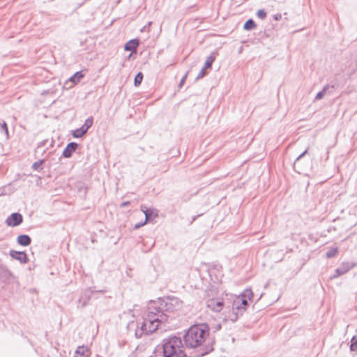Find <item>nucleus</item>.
I'll return each instance as SVG.
<instances>
[{
	"label": "nucleus",
	"mask_w": 357,
	"mask_h": 357,
	"mask_svg": "<svg viewBox=\"0 0 357 357\" xmlns=\"http://www.w3.org/2000/svg\"><path fill=\"white\" fill-rule=\"evenodd\" d=\"M167 321V315L159 313L156 307L149 302L147 305L146 315L139 328L135 332V335L140 337L142 334H150L155 332L162 324Z\"/></svg>",
	"instance_id": "nucleus-1"
},
{
	"label": "nucleus",
	"mask_w": 357,
	"mask_h": 357,
	"mask_svg": "<svg viewBox=\"0 0 357 357\" xmlns=\"http://www.w3.org/2000/svg\"><path fill=\"white\" fill-rule=\"evenodd\" d=\"M209 335L208 327L206 324L191 326L183 336L185 344L188 348L202 346Z\"/></svg>",
	"instance_id": "nucleus-2"
},
{
	"label": "nucleus",
	"mask_w": 357,
	"mask_h": 357,
	"mask_svg": "<svg viewBox=\"0 0 357 357\" xmlns=\"http://www.w3.org/2000/svg\"><path fill=\"white\" fill-rule=\"evenodd\" d=\"M150 302L156 307L159 313H165L167 315V320L172 318L173 314L180 310L183 306V302L174 296H167Z\"/></svg>",
	"instance_id": "nucleus-3"
},
{
	"label": "nucleus",
	"mask_w": 357,
	"mask_h": 357,
	"mask_svg": "<svg viewBox=\"0 0 357 357\" xmlns=\"http://www.w3.org/2000/svg\"><path fill=\"white\" fill-rule=\"evenodd\" d=\"M162 357H186L184 345L180 337L169 336L162 342Z\"/></svg>",
	"instance_id": "nucleus-4"
},
{
	"label": "nucleus",
	"mask_w": 357,
	"mask_h": 357,
	"mask_svg": "<svg viewBox=\"0 0 357 357\" xmlns=\"http://www.w3.org/2000/svg\"><path fill=\"white\" fill-rule=\"evenodd\" d=\"M244 312V306L242 305L239 299L236 296L233 302L232 310L228 312L225 319L230 320L232 322H235L238 319V317L241 316Z\"/></svg>",
	"instance_id": "nucleus-5"
},
{
	"label": "nucleus",
	"mask_w": 357,
	"mask_h": 357,
	"mask_svg": "<svg viewBox=\"0 0 357 357\" xmlns=\"http://www.w3.org/2000/svg\"><path fill=\"white\" fill-rule=\"evenodd\" d=\"M206 305L211 310L220 312L223 309L225 303L222 298H211L206 301Z\"/></svg>",
	"instance_id": "nucleus-6"
},
{
	"label": "nucleus",
	"mask_w": 357,
	"mask_h": 357,
	"mask_svg": "<svg viewBox=\"0 0 357 357\" xmlns=\"http://www.w3.org/2000/svg\"><path fill=\"white\" fill-rule=\"evenodd\" d=\"M94 292L102 293V292H104V291L103 290L95 291V290H93L91 288H89V289L85 290V291L80 296V298H79V300L77 301V307H84L88 304L89 301L91 299V295Z\"/></svg>",
	"instance_id": "nucleus-7"
},
{
	"label": "nucleus",
	"mask_w": 357,
	"mask_h": 357,
	"mask_svg": "<svg viewBox=\"0 0 357 357\" xmlns=\"http://www.w3.org/2000/svg\"><path fill=\"white\" fill-rule=\"evenodd\" d=\"M22 215L19 213H12L6 220L7 225L10 227H16L22 222Z\"/></svg>",
	"instance_id": "nucleus-8"
},
{
	"label": "nucleus",
	"mask_w": 357,
	"mask_h": 357,
	"mask_svg": "<svg viewBox=\"0 0 357 357\" xmlns=\"http://www.w3.org/2000/svg\"><path fill=\"white\" fill-rule=\"evenodd\" d=\"M253 294L250 289H245L241 295L238 296L237 298L239 299L240 303L244 306L245 310L246 306L248 305V301L251 300Z\"/></svg>",
	"instance_id": "nucleus-9"
},
{
	"label": "nucleus",
	"mask_w": 357,
	"mask_h": 357,
	"mask_svg": "<svg viewBox=\"0 0 357 357\" xmlns=\"http://www.w3.org/2000/svg\"><path fill=\"white\" fill-rule=\"evenodd\" d=\"M141 210L144 214L145 219L147 221H151L158 215V211L155 208H147L146 206H142Z\"/></svg>",
	"instance_id": "nucleus-10"
},
{
	"label": "nucleus",
	"mask_w": 357,
	"mask_h": 357,
	"mask_svg": "<svg viewBox=\"0 0 357 357\" xmlns=\"http://www.w3.org/2000/svg\"><path fill=\"white\" fill-rule=\"evenodd\" d=\"M10 256L12 258L20 261L21 263L26 264L28 262V257L24 252L10 250Z\"/></svg>",
	"instance_id": "nucleus-11"
},
{
	"label": "nucleus",
	"mask_w": 357,
	"mask_h": 357,
	"mask_svg": "<svg viewBox=\"0 0 357 357\" xmlns=\"http://www.w3.org/2000/svg\"><path fill=\"white\" fill-rule=\"evenodd\" d=\"M352 268V266L348 262H343L340 266L335 269V274L332 277L333 278H337L346 273Z\"/></svg>",
	"instance_id": "nucleus-12"
},
{
	"label": "nucleus",
	"mask_w": 357,
	"mask_h": 357,
	"mask_svg": "<svg viewBox=\"0 0 357 357\" xmlns=\"http://www.w3.org/2000/svg\"><path fill=\"white\" fill-rule=\"evenodd\" d=\"M78 144L75 142L69 143L63 151L62 155L65 158H70L77 150Z\"/></svg>",
	"instance_id": "nucleus-13"
},
{
	"label": "nucleus",
	"mask_w": 357,
	"mask_h": 357,
	"mask_svg": "<svg viewBox=\"0 0 357 357\" xmlns=\"http://www.w3.org/2000/svg\"><path fill=\"white\" fill-rule=\"evenodd\" d=\"M17 242L22 246H28L31 244V239L29 236L26 234L20 235L17 238Z\"/></svg>",
	"instance_id": "nucleus-14"
},
{
	"label": "nucleus",
	"mask_w": 357,
	"mask_h": 357,
	"mask_svg": "<svg viewBox=\"0 0 357 357\" xmlns=\"http://www.w3.org/2000/svg\"><path fill=\"white\" fill-rule=\"evenodd\" d=\"M139 45V41L136 39L130 40L125 45V50L128 51H134Z\"/></svg>",
	"instance_id": "nucleus-15"
},
{
	"label": "nucleus",
	"mask_w": 357,
	"mask_h": 357,
	"mask_svg": "<svg viewBox=\"0 0 357 357\" xmlns=\"http://www.w3.org/2000/svg\"><path fill=\"white\" fill-rule=\"evenodd\" d=\"M84 77L82 72H77L73 76L70 77L69 81L73 82L74 84L80 82L81 79Z\"/></svg>",
	"instance_id": "nucleus-16"
},
{
	"label": "nucleus",
	"mask_w": 357,
	"mask_h": 357,
	"mask_svg": "<svg viewBox=\"0 0 357 357\" xmlns=\"http://www.w3.org/2000/svg\"><path fill=\"white\" fill-rule=\"evenodd\" d=\"M93 122V119L91 116L88 118L85 121V122L82 125V126L81 127V129L84 130L85 132H86L88 131V130L92 126Z\"/></svg>",
	"instance_id": "nucleus-17"
},
{
	"label": "nucleus",
	"mask_w": 357,
	"mask_h": 357,
	"mask_svg": "<svg viewBox=\"0 0 357 357\" xmlns=\"http://www.w3.org/2000/svg\"><path fill=\"white\" fill-rule=\"evenodd\" d=\"M88 351V348L84 345L79 346L77 348L75 351V356L79 355V356H83Z\"/></svg>",
	"instance_id": "nucleus-18"
},
{
	"label": "nucleus",
	"mask_w": 357,
	"mask_h": 357,
	"mask_svg": "<svg viewBox=\"0 0 357 357\" xmlns=\"http://www.w3.org/2000/svg\"><path fill=\"white\" fill-rule=\"evenodd\" d=\"M255 27H256V24H255V22L252 20H251V19L248 20L245 23V24H244V26H243V28H244V29H245V30H252V29H255Z\"/></svg>",
	"instance_id": "nucleus-19"
},
{
	"label": "nucleus",
	"mask_w": 357,
	"mask_h": 357,
	"mask_svg": "<svg viewBox=\"0 0 357 357\" xmlns=\"http://www.w3.org/2000/svg\"><path fill=\"white\" fill-rule=\"evenodd\" d=\"M214 60H215V57L213 56L212 55L208 56L206 60L204 68H205V69L210 68L211 67L212 63L214 61Z\"/></svg>",
	"instance_id": "nucleus-20"
},
{
	"label": "nucleus",
	"mask_w": 357,
	"mask_h": 357,
	"mask_svg": "<svg viewBox=\"0 0 357 357\" xmlns=\"http://www.w3.org/2000/svg\"><path fill=\"white\" fill-rule=\"evenodd\" d=\"M86 133V132H85L84 130H82L81 128H79L73 131V136L75 138H79V137H82Z\"/></svg>",
	"instance_id": "nucleus-21"
},
{
	"label": "nucleus",
	"mask_w": 357,
	"mask_h": 357,
	"mask_svg": "<svg viewBox=\"0 0 357 357\" xmlns=\"http://www.w3.org/2000/svg\"><path fill=\"white\" fill-rule=\"evenodd\" d=\"M337 252H338V250L337 248H333L331 250H329L328 251H327V252L326 253V257L327 258L333 257L337 255Z\"/></svg>",
	"instance_id": "nucleus-22"
},
{
	"label": "nucleus",
	"mask_w": 357,
	"mask_h": 357,
	"mask_svg": "<svg viewBox=\"0 0 357 357\" xmlns=\"http://www.w3.org/2000/svg\"><path fill=\"white\" fill-rule=\"evenodd\" d=\"M143 77H144L143 74L141 72L138 73L136 75V76L135 77V86H139L142 83Z\"/></svg>",
	"instance_id": "nucleus-23"
},
{
	"label": "nucleus",
	"mask_w": 357,
	"mask_h": 357,
	"mask_svg": "<svg viewBox=\"0 0 357 357\" xmlns=\"http://www.w3.org/2000/svg\"><path fill=\"white\" fill-rule=\"evenodd\" d=\"M327 89H328V86H325L323 88V89L317 94V96L315 97V100H318L321 99L326 94Z\"/></svg>",
	"instance_id": "nucleus-24"
},
{
	"label": "nucleus",
	"mask_w": 357,
	"mask_h": 357,
	"mask_svg": "<svg viewBox=\"0 0 357 357\" xmlns=\"http://www.w3.org/2000/svg\"><path fill=\"white\" fill-rule=\"evenodd\" d=\"M350 349L353 351H357V338L356 337H353L351 339Z\"/></svg>",
	"instance_id": "nucleus-25"
},
{
	"label": "nucleus",
	"mask_w": 357,
	"mask_h": 357,
	"mask_svg": "<svg viewBox=\"0 0 357 357\" xmlns=\"http://www.w3.org/2000/svg\"><path fill=\"white\" fill-rule=\"evenodd\" d=\"M257 16L260 18L261 20H264L265 19V17H266V13L264 10L263 9H261V10H259L257 12Z\"/></svg>",
	"instance_id": "nucleus-26"
},
{
	"label": "nucleus",
	"mask_w": 357,
	"mask_h": 357,
	"mask_svg": "<svg viewBox=\"0 0 357 357\" xmlns=\"http://www.w3.org/2000/svg\"><path fill=\"white\" fill-rule=\"evenodd\" d=\"M43 162V160L34 162L32 165V168L34 170H38L39 169H41V165H42Z\"/></svg>",
	"instance_id": "nucleus-27"
},
{
	"label": "nucleus",
	"mask_w": 357,
	"mask_h": 357,
	"mask_svg": "<svg viewBox=\"0 0 357 357\" xmlns=\"http://www.w3.org/2000/svg\"><path fill=\"white\" fill-rule=\"evenodd\" d=\"M205 68H202L199 73H198L197 77H196V79H202L206 75V73L205 71Z\"/></svg>",
	"instance_id": "nucleus-28"
},
{
	"label": "nucleus",
	"mask_w": 357,
	"mask_h": 357,
	"mask_svg": "<svg viewBox=\"0 0 357 357\" xmlns=\"http://www.w3.org/2000/svg\"><path fill=\"white\" fill-rule=\"evenodd\" d=\"M147 222L148 221L146 219H144V221L135 224L134 228L136 229H139L141 227L145 225Z\"/></svg>",
	"instance_id": "nucleus-29"
},
{
	"label": "nucleus",
	"mask_w": 357,
	"mask_h": 357,
	"mask_svg": "<svg viewBox=\"0 0 357 357\" xmlns=\"http://www.w3.org/2000/svg\"><path fill=\"white\" fill-rule=\"evenodd\" d=\"M307 153V149H306L303 153H302L300 155H298L294 162V165H296V162H298L301 158H303Z\"/></svg>",
	"instance_id": "nucleus-30"
},
{
	"label": "nucleus",
	"mask_w": 357,
	"mask_h": 357,
	"mask_svg": "<svg viewBox=\"0 0 357 357\" xmlns=\"http://www.w3.org/2000/svg\"><path fill=\"white\" fill-rule=\"evenodd\" d=\"M186 78H187V73L181 79V80L180 82V84H179V86L180 87H181V86L183 84V83L185 82Z\"/></svg>",
	"instance_id": "nucleus-31"
},
{
	"label": "nucleus",
	"mask_w": 357,
	"mask_h": 357,
	"mask_svg": "<svg viewBox=\"0 0 357 357\" xmlns=\"http://www.w3.org/2000/svg\"><path fill=\"white\" fill-rule=\"evenodd\" d=\"M273 18L275 20H281L282 18V15L281 14H276L273 16Z\"/></svg>",
	"instance_id": "nucleus-32"
},
{
	"label": "nucleus",
	"mask_w": 357,
	"mask_h": 357,
	"mask_svg": "<svg viewBox=\"0 0 357 357\" xmlns=\"http://www.w3.org/2000/svg\"><path fill=\"white\" fill-rule=\"evenodd\" d=\"M2 128L3 130H5L6 132L8 133V128H7V125L6 123V122H3V125H2Z\"/></svg>",
	"instance_id": "nucleus-33"
},
{
	"label": "nucleus",
	"mask_w": 357,
	"mask_h": 357,
	"mask_svg": "<svg viewBox=\"0 0 357 357\" xmlns=\"http://www.w3.org/2000/svg\"><path fill=\"white\" fill-rule=\"evenodd\" d=\"M130 204V202H122L121 204V206L122 207H125L127 205H128Z\"/></svg>",
	"instance_id": "nucleus-34"
}]
</instances>
